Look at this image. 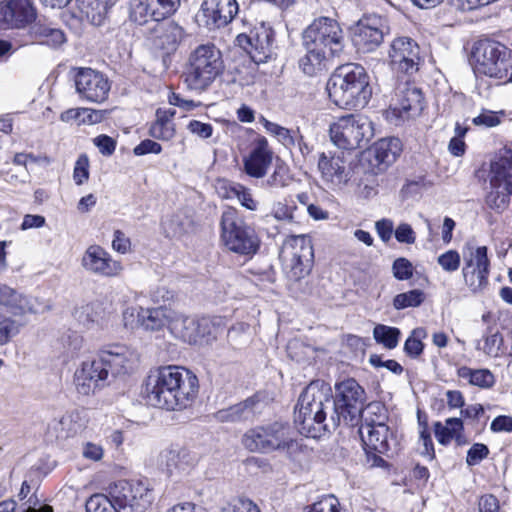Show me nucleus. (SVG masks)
Wrapping results in <instances>:
<instances>
[{
    "label": "nucleus",
    "instance_id": "1",
    "mask_svg": "<svg viewBox=\"0 0 512 512\" xmlns=\"http://www.w3.org/2000/svg\"><path fill=\"white\" fill-rule=\"evenodd\" d=\"M199 390L197 376L176 365L150 370L143 387L147 403L168 411H181L192 405Z\"/></svg>",
    "mask_w": 512,
    "mask_h": 512
},
{
    "label": "nucleus",
    "instance_id": "2",
    "mask_svg": "<svg viewBox=\"0 0 512 512\" xmlns=\"http://www.w3.org/2000/svg\"><path fill=\"white\" fill-rule=\"evenodd\" d=\"M333 396L328 384L320 380L310 382L298 398L294 421L299 432L306 437L320 438L335 430L332 426Z\"/></svg>",
    "mask_w": 512,
    "mask_h": 512
},
{
    "label": "nucleus",
    "instance_id": "3",
    "mask_svg": "<svg viewBox=\"0 0 512 512\" xmlns=\"http://www.w3.org/2000/svg\"><path fill=\"white\" fill-rule=\"evenodd\" d=\"M326 90L330 100L343 109L365 107L372 95L369 76L358 64L339 66L327 81Z\"/></svg>",
    "mask_w": 512,
    "mask_h": 512
},
{
    "label": "nucleus",
    "instance_id": "4",
    "mask_svg": "<svg viewBox=\"0 0 512 512\" xmlns=\"http://www.w3.org/2000/svg\"><path fill=\"white\" fill-rule=\"evenodd\" d=\"M242 444L250 452L263 454L280 451L291 455L299 448L289 424L277 421L247 430L242 437Z\"/></svg>",
    "mask_w": 512,
    "mask_h": 512
},
{
    "label": "nucleus",
    "instance_id": "5",
    "mask_svg": "<svg viewBox=\"0 0 512 512\" xmlns=\"http://www.w3.org/2000/svg\"><path fill=\"white\" fill-rule=\"evenodd\" d=\"M224 62L214 44H202L190 54L185 72V82L190 89L206 90L222 74Z\"/></svg>",
    "mask_w": 512,
    "mask_h": 512
},
{
    "label": "nucleus",
    "instance_id": "6",
    "mask_svg": "<svg viewBox=\"0 0 512 512\" xmlns=\"http://www.w3.org/2000/svg\"><path fill=\"white\" fill-rule=\"evenodd\" d=\"M366 400L364 388L354 378L337 382L333 397L332 426L338 427L341 422L348 426L357 425Z\"/></svg>",
    "mask_w": 512,
    "mask_h": 512
},
{
    "label": "nucleus",
    "instance_id": "7",
    "mask_svg": "<svg viewBox=\"0 0 512 512\" xmlns=\"http://www.w3.org/2000/svg\"><path fill=\"white\" fill-rule=\"evenodd\" d=\"M329 134L340 150H353L369 143L374 136V127L368 117L348 114L330 125Z\"/></svg>",
    "mask_w": 512,
    "mask_h": 512
},
{
    "label": "nucleus",
    "instance_id": "8",
    "mask_svg": "<svg viewBox=\"0 0 512 512\" xmlns=\"http://www.w3.org/2000/svg\"><path fill=\"white\" fill-rule=\"evenodd\" d=\"M221 240L232 252L249 255L258 249L255 231L239 216L238 211L227 207L221 215Z\"/></svg>",
    "mask_w": 512,
    "mask_h": 512
},
{
    "label": "nucleus",
    "instance_id": "9",
    "mask_svg": "<svg viewBox=\"0 0 512 512\" xmlns=\"http://www.w3.org/2000/svg\"><path fill=\"white\" fill-rule=\"evenodd\" d=\"M473 58L476 71L492 78H506L512 67V50L491 39H483L475 44Z\"/></svg>",
    "mask_w": 512,
    "mask_h": 512
},
{
    "label": "nucleus",
    "instance_id": "10",
    "mask_svg": "<svg viewBox=\"0 0 512 512\" xmlns=\"http://www.w3.org/2000/svg\"><path fill=\"white\" fill-rule=\"evenodd\" d=\"M109 495L117 512H144L154 499L147 479L120 480L110 486Z\"/></svg>",
    "mask_w": 512,
    "mask_h": 512
},
{
    "label": "nucleus",
    "instance_id": "11",
    "mask_svg": "<svg viewBox=\"0 0 512 512\" xmlns=\"http://www.w3.org/2000/svg\"><path fill=\"white\" fill-rule=\"evenodd\" d=\"M303 46L314 47L329 54L339 56L344 49V34L339 23L329 17L316 18L302 35Z\"/></svg>",
    "mask_w": 512,
    "mask_h": 512
},
{
    "label": "nucleus",
    "instance_id": "12",
    "mask_svg": "<svg viewBox=\"0 0 512 512\" xmlns=\"http://www.w3.org/2000/svg\"><path fill=\"white\" fill-rule=\"evenodd\" d=\"M489 185L490 191L485 198L487 206L496 212L504 211L512 195V151L491 163Z\"/></svg>",
    "mask_w": 512,
    "mask_h": 512
},
{
    "label": "nucleus",
    "instance_id": "13",
    "mask_svg": "<svg viewBox=\"0 0 512 512\" xmlns=\"http://www.w3.org/2000/svg\"><path fill=\"white\" fill-rule=\"evenodd\" d=\"M392 101L388 116L391 114L401 120L418 116L424 109L423 93L408 77L400 80L398 76Z\"/></svg>",
    "mask_w": 512,
    "mask_h": 512
},
{
    "label": "nucleus",
    "instance_id": "14",
    "mask_svg": "<svg viewBox=\"0 0 512 512\" xmlns=\"http://www.w3.org/2000/svg\"><path fill=\"white\" fill-rule=\"evenodd\" d=\"M347 153L343 150L322 152L318 158V170L323 184L331 191L344 189L351 179L347 166Z\"/></svg>",
    "mask_w": 512,
    "mask_h": 512
},
{
    "label": "nucleus",
    "instance_id": "15",
    "mask_svg": "<svg viewBox=\"0 0 512 512\" xmlns=\"http://www.w3.org/2000/svg\"><path fill=\"white\" fill-rule=\"evenodd\" d=\"M388 59L393 72L410 78L419 70L420 47L410 37H397L390 44Z\"/></svg>",
    "mask_w": 512,
    "mask_h": 512
},
{
    "label": "nucleus",
    "instance_id": "16",
    "mask_svg": "<svg viewBox=\"0 0 512 512\" xmlns=\"http://www.w3.org/2000/svg\"><path fill=\"white\" fill-rule=\"evenodd\" d=\"M469 253H464V266L462 275L466 286L473 293L483 291L488 285L490 273V260L488 258V248L478 246L476 248L467 245Z\"/></svg>",
    "mask_w": 512,
    "mask_h": 512
},
{
    "label": "nucleus",
    "instance_id": "17",
    "mask_svg": "<svg viewBox=\"0 0 512 512\" xmlns=\"http://www.w3.org/2000/svg\"><path fill=\"white\" fill-rule=\"evenodd\" d=\"M363 449L366 454L367 464L370 467H384L387 462L381 457L390 449V440L393 432L388 425L367 426L360 425L358 429Z\"/></svg>",
    "mask_w": 512,
    "mask_h": 512
},
{
    "label": "nucleus",
    "instance_id": "18",
    "mask_svg": "<svg viewBox=\"0 0 512 512\" xmlns=\"http://www.w3.org/2000/svg\"><path fill=\"white\" fill-rule=\"evenodd\" d=\"M239 12L237 0H204L196 13V22L210 31L229 25Z\"/></svg>",
    "mask_w": 512,
    "mask_h": 512
},
{
    "label": "nucleus",
    "instance_id": "19",
    "mask_svg": "<svg viewBox=\"0 0 512 512\" xmlns=\"http://www.w3.org/2000/svg\"><path fill=\"white\" fill-rule=\"evenodd\" d=\"M388 33L389 26L386 18L376 14L365 15L356 25L353 42L359 51L372 52L380 46Z\"/></svg>",
    "mask_w": 512,
    "mask_h": 512
},
{
    "label": "nucleus",
    "instance_id": "20",
    "mask_svg": "<svg viewBox=\"0 0 512 512\" xmlns=\"http://www.w3.org/2000/svg\"><path fill=\"white\" fill-rule=\"evenodd\" d=\"M98 356L112 377L131 373L139 363L138 353L122 344L107 345L99 351Z\"/></svg>",
    "mask_w": 512,
    "mask_h": 512
},
{
    "label": "nucleus",
    "instance_id": "21",
    "mask_svg": "<svg viewBox=\"0 0 512 512\" xmlns=\"http://www.w3.org/2000/svg\"><path fill=\"white\" fill-rule=\"evenodd\" d=\"M75 87L82 100L102 103L107 99L111 85L104 74L91 68H79L75 75Z\"/></svg>",
    "mask_w": 512,
    "mask_h": 512
},
{
    "label": "nucleus",
    "instance_id": "22",
    "mask_svg": "<svg viewBox=\"0 0 512 512\" xmlns=\"http://www.w3.org/2000/svg\"><path fill=\"white\" fill-rule=\"evenodd\" d=\"M236 42L253 62L264 63L273 55L274 32L262 26L251 31L250 34H239Z\"/></svg>",
    "mask_w": 512,
    "mask_h": 512
},
{
    "label": "nucleus",
    "instance_id": "23",
    "mask_svg": "<svg viewBox=\"0 0 512 512\" xmlns=\"http://www.w3.org/2000/svg\"><path fill=\"white\" fill-rule=\"evenodd\" d=\"M314 251L311 241L304 236L294 237L290 258L286 260L287 277L295 282L305 278L313 266Z\"/></svg>",
    "mask_w": 512,
    "mask_h": 512
},
{
    "label": "nucleus",
    "instance_id": "24",
    "mask_svg": "<svg viewBox=\"0 0 512 512\" xmlns=\"http://www.w3.org/2000/svg\"><path fill=\"white\" fill-rule=\"evenodd\" d=\"M82 267L89 273L101 277H117L123 271L120 261L114 260L100 245H90L81 259Z\"/></svg>",
    "mask_w": 512,
    "mask_h": 512
},
{
    "label": "nucleus",
    "instance_id": "25",
    "mask_svg": "<svg viewBox=\"0 0 512 512\" xmlns=\"http://www.w3.org/2000/svg\"><path fill=\"white\" fill-rule=\"evenodd\" d=\"M74 381L78 393L89 395L108 384L109 375L97 355L93 360L81 364L75 371Z\"/></svg>",
    "mask_w": 512,
    "mask_h": 512
},
{
    "label": "nucleus",
    "instance_id": "26",
    "mask_svg": "<svg viewBox=\"0 0 512 512\" xmlns=\"http://www.w3.org/2000/svg\"><path fill=\"white\" fill-rule=\"evenodd\" d=\"M144 36L155 49L170 54L177 50L184 37V29L175 21L165 19L158 21Z\"/></svg>",
    "mask_w": 512,
    "mask_h": 512
},
{
    "label": "nucleus",
    "instance_id": "27",
    "mask_svg": "<svg viewBox=\"0 0 512 512\" xmlns=\"http://www.w3.org/2000/svg\"><path fill=\"white\" fill-rule=\"evenodd\" d=\"M32 0H5L0 2V24L6 28H23L36 20Z\"/></svg>",
    "mask_w": 512,
    "mask_h": 512
},
{
    "label": "nucleus",
    "instance_id": "28",
    "mask_svg": "<svg viewBox=\"0 0 512 512\" xmlns=\"http://www.w3.org/2000/svg\"><path fill=\"white\" fill-rule=\"evenodd\" d=\"M273 152L265 137L258 138L249 155L244 158V170L250 177L262 178L272 163Z\"/></svg>",
    "mask_w": 512,
    "mask_h": 512
},
{
    "label": "nucleus",
    "instance_id": "29",
    "mask_svg": "<svg viewBox=\"0 0 512 512\" xmlns=\"http://www.w3.org/2000/svg\"><path fill=\"white\" fill-rule=\"evenodd\" d=\"M36 300L0 283V305L14 317L37 313Z\"/></svg>",
    "mask_w": 512,
    "mask_h": 512
},
{
    "label": "nucleus",
    "instance_id": "30",
    "mask_svg": "<svg viewBox=\"0 0 512 512\" xmlns=\"http://www.w3.org/2000/svg\"><path fill=\"white\" fill-rule=\"evenodd\" d=\"M128 21L145 35L160 19L149 0H130Z\"/></svg>",
    "mask_w": 512,
    "mask_h": 512
},
{
    "label": "nucleus",
    "instance_id": "31",
    "mask_svg": "<svg viewBox=\"0 0 512 512\" xmlns=\"http://www.w3.org/2000/svg\"><path fill=\"white\" fill-rule=\"evenodd\" d=\"M175 115L174 109L158 108L155 113V121L149 127V135L162 141L171 140L176 133L173 122Z\"/></svg>",
    "mask_w": 512,
    "mask_h": 512
},
{
    "label": "nucleus",
    "instance_id": "32",
    "mask_svg": "<svg viewBox=\"0 0 512 512\" xmlns=\"http://www.w3.org/2000/svg\"><path fill=\"white\" fill-rule=\"evenodd\" d=\"M257 405L258 400L255 397H249L243 402L219 410L216 413V418L221 422L247 421L255 416Z\"/></svg>",
    "mask_w": 512,
    "mask_h": 512
},
{
    "label": "nucleus",
    "instance_id": "33",
    "mask_svg": "<svg viewBox=\"0 0 512 512\" xmlns=\"http://www.w3.org/2000/svg\"><path fill=\"white\" fill-rule=\"evenodd\" d=\"M171 320L170 311L164 307L140 308L137 312V322L146 331L161 330Z\"/></svg>",
    "mask_w": 512,
    "mask_h": 512
},
{
    "label": "nucleus",
    "instance_id": "34",
    "mask_svg": "<svg viewBox=\"0 0 512 512\" xmlns=\"http://www.w3.org/2000/svg\"><path fill=\"white\" fill-rule=\"evenodd\" d=\"M198 318L176 315L169 321V330L178 339L189 344H197Z\"/></svg>",
    "mask_w": 512,
    "mask_h": 512
},
{
    "label": "nucleus",
    "instance_id": "35",
    "mask_svg": "<svg viewBox=\"0 0 512 512\" xmlns=\"http://www.w3.org/2000/svg\"><path fill=\"white\" fill-rule=\"evenodd\" d=\"M306 54L299 59V67L304 74L316 76L326 69L329 54L314 47L304 46Z\"/></svg>",
    "mask_w": 512,
    "mask_h": 512
},
{
    "label": "nucleus",
    "instance_id": "36",
    "mask_svg": "<svg viewBox=\"0 0 512 512\" xmlns=\"http://www.w3.org/2000/svg\"><path fill=\"white\" fill-rule=\"evenodd\" d=\"M31 35L40 43L51 47H58L65 42L62 30L42 20L36 21L31 26Z\"/></svg>",
    "mask_w": 512,
    "mask_h": 512
},
{
    "label": "nucleus",
    "instance_id": "37",
    "mask_svg": "<svg viewBox=\"0 0 512 512\" xmlns=\"http://www.w3.org/2000/svg\"><path fill=\"white\" fill-rule=\"evenodd\" d=\"M79 9L83 17L94 26L104 23L108 9V0H78Z\"/></svg>",
    "mask_w": 512,
    "mask_h": 512
},
{
    "label": "nucleus",
    "instance_id": "38",
    "mask_svg": "<svg viewBox=\"0 0 512 512\" xmlns=\"http://www.w3.org/2000/svg\"><path fill=\"white\" fill-rule=\"evenodd\" d=\"M402 143L399 138L390 137L379 140L374 147L375 157L380 163L391 164L401 154Z\"/></svg>",
    "mask_w": 512,
    "mask_h": 512
},
{
    "label": "nucleus",
    "instance_id": "39",
    "mask_svg": "<svg viewBox=\"0 0 512 512\" xmlns=\"http://www.w3.org/2000/svg\"><path fill=\"white\" fill-rule=\"evenodd\" d=\"M457 376L465 379L470 385L489 389L495 384V377L489 369H472L461 366L457 369Z\"/></svg>",
    "mask_w": 512,
    "mask_h": 512
},
{
    "label": "nucleus",
    "instance_id": "40",
    "mask_svg": "<svg viewBox=\"0 0 512 512\" xmlns=\"http://www.w3.org/2000/svg\"><path fill=\"white\" fill-rule=\"evenodd\" d=\"M221 189L225 190L224 198H237L240 204L248 210L255 211L257 202L253 199L248 188L239 183H223Z\"/></svg>",
    "mask_w": 512,
    "mask_h": 512
},
{
    "label": "nucleus",
    "instance_id": "41",
    "mask_svg": "<svg viewBox=\"0 0 512 512\" xmlns=\"http://www.w3.org/2000/svg\"><path fill=\"white\" fill-rule=\"evenodd\" d=\"M463 430V422L460 418H448L446 425L441 422L434 423V434L437 441L442 445H447L454 437Z\"/></svg>",
    "mask_w": 512,
    "mask_h": 512
},
{
    "label": "nucleus",
    "instance_id": "42",
    "mask_svg": "<svg viewBox=\"0 0 512 512\" xmlns=\"http://www.w3.org/2000/svg\"><path fill=\"white\" fill-rule=\"evenodd\" d=\"M387 419L385 407L380 402H370L366 406L364 405L359 421H361V425L376 426L387 425Z\"/></svg>",
    "mask_w": 512,
    "mask_h": 512
},
{
    "label": "nucleus",
    "instance_id": "43",
    "mask_svg": "<svg viewBox=\"0 0 512 512\" xmlns=\"http://www.w3.org/2000/svg\"><path fill=\"white\" fill-rule=\"evenodd\" d=\"M400 330L383 324H378L373 329V337L377 343L387 349H394L398 345Z\"/></svg>",
    "mask_w": 512,
    "mask_h": 512
},
{
    "label": "nucleus",
    "instance_id": "44",
    "mask_svg": "<svg viewBox=\"0 0 512 512\" xmlns=\"http://www.w3.org/2000/svg\"><path fill=\"white\" fill-rule=\"evenodd\" d=\"M425 300V294L420 289H413L399 293L393 298V307L396 310H403L410 307H419Z\"/></svg>",
    "mask_w": 512,
    "mask_h": 512
},
{
    "label": "nucleus",
    "instance_id": "45",
    "mask_svg": "<svg viewBox=\"0 0 512 512\" xmlns=\"http://www.w3.org/2000/svg\"><path fill=\"white\" fill-rule=\"evenodd\" d=\"M264 127L268 133L275 136L277 140L286 148L295 147L296 131L290 130L268 120H264Z\"/></svg>",
    "mask_w": 512,
    "mask_h": 512
},
{
    "label": "nucleus",
    "instance_id": "46",
    "mask_svg": "<svg viewBox=\"0 0 512 512\" xmlns=\"http://www.w3.org/2000/svg\"><path fill=\"white\" fill-rule=\"evenodd\" d=\"M426 331L424 328L414 329L404 343V352L411 358H417L423 353L424 344L422 339L425 338Z\"/></svg>",
    "mask_w": 512,
    "mask_h": 512
},
{
    "label": "nucleus",
    "instance_id": "47",
    "mask_svg": "<svg viewBox=\"0 0 512 512\" xmlns=\"http://www.w3.org/2000/svg\"><path fill=\"white\" fill-rule=\"evenodd\" d=\"M292 181L285 165H277L273 173L263 182V186L271 189L287 187Z\"/></svg>",
    "mask_w": 512,
    "mask_h": 512
},
{
    "label": "nucleus",
    "instance_id": "48",
    "mask_svg": "<svg viewBox=\"0 0 512 512\" xmlns=\"http://www.w3.org/2000/svg\"><path fill=\"white\" fill-rule=\"evenodd\" d=\"M192 221L182 215H174L166 224L165 230L170 237H182L190 231Z\"/></svg>",
    "mask_w": 512,
    "mask_h": 512
},
{
    "label": "nucleus",
    "instance_id": "49",
    "mask_svg": "<svg viewBox=\"0 0 512 512\" xmlns=\"http://www.w3.org/2000/svg\"><path fill=\"white\" fill-rule=\"evenodd\" d=\"M112 497L108 494H94L86 502V512H117L112 503Z\"/></svg>",
    "mask_w": 512,
    "mask_h": 512
},
{
    "label": "nucleus",
    "instance_id": "50",
    "mask_svg": "<svg viewBox=\"0 0 512 512\" xmlns=\"http://www.w3.org/2000/svg\"><path fill=\"white\" fill-rule=\"evenodd\" d=\"M217 326L216 323L207 317H202L197 320V344L216 339L217 337Z\"/></svg>",
    "mask_w": 512,
    "mask_h": 512
},
{
    "label": "nucleus",
    "instance_id": "51",
    "mask_svg": "<svg viewBox=\"0 0 512 512\" xmlns=\"http://www.w3.org/2000/svg\"><path fill=\"white\" fill-rule=\"evenodd\" d=\"M24 322H19L10 317L0 318V345L7 344L12 337L17 335Z\"/></svg>",
    "mask_w": 512,
    "mask_h": 512
},
{
    "label": "nucleus",
    "instance_id": "52",
    "mask_svg": "<svg viewBox=\"0 0 512 512\" xmlns=\"http://www.w3.org/2000/svg\"><path fill=\"white\" fill-rule=\"evenodd\" d=\"M160 20L170 19L180 8V0H149Z\"/></svg>",
    "mask_w": 512,
    "mask_h": 512
},
{
    "label": "nucleus",
    "instance_id": "53",
    "mask_svg": "<svg viewBox=\"0 0 512 512\" xmlns=\"http://www.w3.org/2000/svg\"><path fill=\"white\" fill-rule=\"evenodd\" d=\"M219 512H260L258 506L249 499L234 498L220 507Z\"/></svg>",
    "mask_w": 512,
    "mask_h": 512
},
{
    "label": "nucleus",
    "instance_id": "54",
    "mask_svg": "<svg viewBox=\"0 0 512 512\" xmlns=\"http://www.w3.org/2000/svg\"><path fill=\"white\" fill-rule=\"evenodd\" d=\"M307 512H340V503L334 495H328L321 500L306 506Z\"/></svg>",
    "mask_w": 512,
    "mask_h": 512
},
{
    "label": "nucleus",
    "instance_id": "55",
    "mask_svg": "<svg viewBox=\"0 0 512 512\" xmlns=\"http://www.w3.org/2000/svg\"><path fill=\"white\" fill-rule=\"evenodd\" d=\"M437 263L445 272L452 273L459 269L461 257L456 250H448L438 256Z\"/></svg>",
    "mask_w": 512,
    "mask_h": 512
},
{
    "label": "nucleus",
    "instance_id": "56",
    "mask_svg": "<svg viewBox=\"0 0 512 512\" xmlns=\"http://www.w3.org/2000/svg\"><path fill=\"white\" fill-rule=\"evenodd\" d=\"M414 267L412 263L404 258H397L392 264L393 276L397 280H408L413 276Z\"/></svg>",
    "mask_w": 512,
    "mask_h": 512
},
{
    "label": "nucleus",
    "instance_id": "57",
    "mask_svg": "<svg viewBox=\"0 0 512 512\" xmlns=\"http://www.w3.org/2000/svg\"><path fill=\"white\" fill-rule=\"evenodd\" d=\"M503 345V337L499 332L492 333L485 337L483 351L485 354L491 357H499L501 347Z\"/></svg>",
    "mask_w": 512,
    "mask_h": 512
},
{
    "label": "nucleus",
    "instance_id": "58",
    "mask_svg": "<svg viewBox=\"0 0 512 512\" xmlns=\"http://www.w3.org/2000/svg\"><path fill=\"white\" fill-rule=\"evenodd\" d=\"M73 179L77 185H82L89 179V159L87 155L82 154L76 160Z\"/></svg>",
    "mask_w": 512,
    "mask_h": 512
},
{
    "label": "nucleus",
    "instance_id": "59",
    "mask_svg": "<svg viewBox=\"0 0 512 512\" xmlns=\"http://www.w3.org/2000/svg\"><path fill=\"white\" fill-rule=\"evenodd\" d=\"M64 348L73 357L77 355L83 346V337L74 331H71L62 337Z\"/></svg>",
    "mask_w": 512,
    "mask_h": 512
},
{
    "label": "nucleus",
    "instance_id": "60",
    "mask_svg": "<svg viewBox=\"0 0 512 512\" xmlns=\"http://www.w3.org/2000/svg\"><path fill=\"white\" fill-rule=\"evenodd\" d=\"M489 454V449L485 444L475 443L467 452L466 463L468 466H475L485 459Z\"/></svg>",
    "mask_w": 512,
    "mask_h": 512
},
{
    "label": "nucleus",
    "instance_id": "61",
    "mask_svg": "<svg viewBox=\"0 0 512 512\" xmlns=\"http://www.w3.org/2000/svg\"><path fill=\"white\" fill-rule=\"evenodd\" d=\"M70 422L68 416L62 415L59 418H54L48 424V433L56 438H66L69 433L65 430V426Z\"/></svg>",
    "mask_w": 512,
    "mask_h": 512
},
{
    "label": "nucleus",
    "instance_id": "62",
    "mask_svg": "<svg viewBox=\"0 0 512 512\" xmlns=\"http://www.w3.org/2000/svg\"><path fill=\"white\" fill-rule=\"evenodd\" d=\"M93 143L104 156H111L114 153L117 144L115 139L105 134L95 137L93 139Z\"/></svg>",
    "mask_w": 512,
    "mask_h": 512
},
{
    "label": "nucleus",
    "instance_id": "63",
    "mask_svg": "<svg viewBox=\"0 0 512 512\" xmlns=\"http://www.w3.org/2000/svg\"><path fill=\"white\" fill-rule=\"evenodd\" d=\"M394 235L400 243L413 244L416 241V234L411 225L407 223L399 224L394 231Z\"/></svg>",
    "mask_w": 512,
    "mask_h": 512
},
{
    "label": "nucleus",
    "instance_id": "64",
    "mask_svg": "<svg viewBox=\"0 0 512 512\" xmlns=\"http://www.w3.org/2000/svg\"><path fill=\"white\" fill-rule=\"evenodd\" d=\"M478 509L479 512H502L500 510L499 500L492 494H486L480 497Z\"/></svg>",
    "mask_w": 512,
    "mask_h": 512
}]
</instances>
